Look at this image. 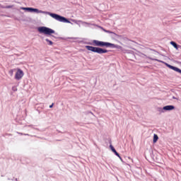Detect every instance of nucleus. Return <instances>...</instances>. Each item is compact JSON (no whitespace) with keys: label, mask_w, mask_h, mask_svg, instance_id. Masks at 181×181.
I'll use <instances>...</instances> for the list:
<instances>
[{"label":"nucleus","mask_w":181,"mask_h":181,"mask_svg":"<svg viewBox=\"0 0 181 181\" xmlns=\"http://www.w3.org/2000/svg\"><path fill=\"white\" fill-rule=\"evenodd\" d=\"M21 9H22L23 11H28V12H31L34 13H43L44 15H49V16H51V18L55 19V21H58V22H63V23H71V22L67 20V18L57 13H50L49 11H43L42 10L31 7H21Z\"/></svg>","instance_id":"1"},{"label":"nucleus","mask_w":181,"mask_h":181,"mask_svg":"<svg viewBox=\"0 0 181 181\" xmlns=\"http://www.w3.org/2000/svg\"><path fill=\"white\" fill-rule=\"evenodd\" d=\"M86 49H87V50H89L90 52H93V53H98V54H103L104 53H108V50L104 49L103 48L97 47L86 45Z\"/></svg>","instance_id":"2"},{"label":"nucleus","mask_w":181,"mask_h":181,"mask_svg":"<svg viewBox=\"0 0 181 181\" xmlns=\"http://www.w3.org/2000/svg\"><path fill=\"white\" fill-rule=\"evenodd\" d=\"M37 30L40 33H43V35H46L47 36H51V35L55 33L54 30L45 26L39 27Z\"/></svg>","instance_id":"3"},{"label":"nucleus","mask_w":181,"mask_h":181,"mask_svg":"<svg viewBox=\"0 0 181 181\" xmlns=\"http://www.w3.org/2000/svg\"><path fill=\"white\" fill-rule=\"evenodd\" d=\"M148 59H149L150 60H153V62H158V63H163V64L166 65L167 67H168L171 70H174V71H177V73H180V74H181V69L176 66H173L163 61L159 60L158 59L152 58L151 57H148Z\"/></svg>","instance_id":"4"},{"label":"nucleus","mask_w":181,"mask_h":181,"mask_svg":"<svg viewBox=\"0 0 181 181\" xmlns=\"http://www.w3.org/2000/svg\"><path fill=\"white\" fill-rule=\"evenodd\" d=\"M94 46H98L100 47H110V42H105L103 41H98L97 40H93Z\"/></svg>","instance_id":"5"},{"label":"nucleus","mask_w":181,"mask_h":181,"mask_svg":"<svg viewBox=\"0 0 181 181\" xmlns=\"http://www.w3.org/2000/svg\"><path fill=\"white\" fill-rule=\"evenodd\" d=\"M175 110V107L172 105L164 106L162 108H159L158 111L161 113L167 112V111H173Z\"/></svg>","instance_id":"6"},{"label":"nucleus","mask_w":181,"mask_h":181,"mask_svg":"<svg viewBox=\"0 0 181 181\" xmlns=\"http://www.w3.org/2000/svg\"><path fill=\"white\" fill-rule=\"evenodd\" d=\"M23 71L21 69H17V71L15 74V79L16 80H21L22 77L24 76Z\"/></svg>","instance_id":"7"},{"label":"nucleus","mask_w":181,"mask_h":181,"mask_svg":"<svg viewBox=\"0 0 181 181\" xmlns=\"http://www.w3.org/2000/svg\"><path fill=\"white\" fill-rule=\"evenodd\" d=\"M109 47H113L114 49H118L119 50H122V47L118 45H115L110 42H109Z\"/></svg>","instance_id":"8"},{"label":"nucleus","mask_w":181,"mask_h":181,"mask_svg":"<svg viewBox=\"0 0 181 181\" xmlns=\"http://www.w3.org/2000/svg\"><path fill=\"white\" fill-rule=\"evenodd\" d=\"M110 148L111 151L113 152V153H115L116 155V156H118V158H119V159H121V156H119V153H118V152H117V150H115L114 146H112V145H110Z\"/></svg>","instance_id":"9"},{"label":"nucleus","mask_w":181,"mask_h":181,"mask_svg":"<svg viewBox=\"0 0 181 181\" xmlns=\"http://www.w3.org/2000/svg\"><path fill=\"white\" fill-rule=\"evenodd\" d=\"M170 44L173 46V47H175V49H176V50H179V49H181V46L178 45L177 44H176V42L171 41L170 42Z\"/></svg>","instance_id":"10"},{"label":"nucleus","mask_w":181,"mask_h":181,"mask_svg":"<svg viewBox=\"0 0 181 181\" xmlns=\"http://www.w3.org/2000/svg\"><path fill=\"white\" fill-rule=\"evenodd\" d=\"M158 139H159V137L156 134H154L153 140V144H156V142H158Z\"/></svg>","instance_id":"11"},{"label":"nucleus","mask_w":181,"mask_h":181,"mask_svg":"<svg viewBox=\"0 0 181 181\" xmlns=\"http://www.w3.org/2000/svg\"><path fill=\"white\" fill-rule=\"evenodd\" d=\"M45 41L48 43V45L49 46H52V45H53V42H52V40H49V39H45Z\"/></svg>","instance_id":"12"},{"label":"nucleus","mask_w":181,"mask_h":181,"mask_svg":"<svg viewBox=\"0 0 181 181\" xmlns=\"http://www.w3.org/2000/svg\"><path fill=\"white\" fill-rule=\"evenodd\" d=\"M4 9H11L12 8H13V5L11 6H6L4 7H3Z\"/></svg>","instance_id":"13"},{"label":"nucleus","mask_w":181,"mask_h":181,"mask_svg":"<svg viewBox=\"0 0 181 181\" xmlns=\"http://www.w3.org/2000/svg\"><path fill=\"white\" fill-rule=\"evenodd\" d=\"M16 69H11L8 73L10 74V76H13V71H15Z\"/></svg>","instance_id":"14"},{"label":"nucleus","mask_w":181,"mask_h":181,"mask_svg":"<svg viewBox=\"0 0 181 181\" xmlns=\"http://www.w3.org/2000/svg\"><path fill=\"white\" fill-rule=\"evenodd\" d=\"M104 32H105L106 33H114L112 31H110V30H107L105 29H103Z\"/></svg>","instance_id":"15"},{"label":"nucleus","mask_w":181,"mask_h":181,"mask_svg":"<svg viewBox=\"0 0 181 181\" xmlns=\"http://www.w3.org/2000/svg\"><path fill=\"white\" fill-rule=\"evenodd\" d=\"M12 90H13V91H16V87H13V88H12Z\"/></svg>","instance_id":"16"},{"label":"nucleus","mask_w":181,"mask_h":181,"mask_svg":"<svg viewBox=\"0 0 181 181\" xmlns=\"http://www.w3.org/2000/svg\"><path fill=\"white\" fill-rule=\"evenodd\" d=\"M54 104L52 103V105H49V108H53Z\"/></svg>","instance_id":"17"},{"label":"nucleus","mask_w":181,"mask_h":181,"mask_svg":"<svg viewBox=\"0 0 181 181\" xmlns=\"http://www.w3.org/2000/svg\"><path fill=\"white\" fill-rule=\"evenodd\" d=\"M74 22H75V23H77V21H76L75 20H74Z\"/></svg>","instance_id":"18"},{"label":"nucleus","mask_w":181,"mask_h":181,"mask_svg":"<svg viewBox=\"0 0 181 181\" xmlns=\"http://www.w3.org/2000/svg\"><path fill=\"white\" fill-rule=\"evenodd\" d=\"M20 134V135H22V133H19Z\"/></svg>","instance_id":"19"}]
</instances>
